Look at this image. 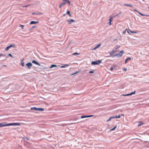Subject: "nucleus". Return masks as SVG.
<instances>
[{
  "instance_id": "7c9ffc66",
  "label": "nucleus",
  "mask_w": 149,
  "mask_h": 149,
  "mask_svg": "<svg viewBox=\"0 0 149 149\" xmlns=\"http://www.w3.org/2000/svg\"><path fill=\"white\" fill-rule=\"evenodd\" d=\"M21 65L22 66H24V63L22 62H21Z\"/></svg>"
},
{
  "instance_id": "1a4fd4ad",
  "label": "nucleus",
  "mask_w": 149,
  "mask_h": 149,
  "mask_svg": "<svg viewBox=\"0 0 149 149\" xmlns=\"http://www.w3.org/2000/svg\"><path fill=\"white\" fill-rule=\"evenodd\" d=\"M39 23L38 21H32L30 22V24H36L37 23Z\"/></svg>"
},
{
  "instance_id": "7ed1b4c3",
  "label": "nucleus",
  "mask_w": 149,
  "mask_h": 149,
  "mask_svg": "<svg viewBox=\"0 0 149 149\" xmlns=\"http://www.w3.org/2000/svg\"><path fill=\"white\" fill-rule=\"evenodd\" d=\"M31 110H35L36 111H44V109L43 108H37L36 107H32L31 108Z\"/></svg>"
},
{
  "instance_id": "a878e982",
  "label": "nucleus",
  "mask_w": 149,
  "mask_h": 149,
  "mask_svg": "<svg viewBox=\"0 0 149 149\" xmlns=\"http://www.w3.org/2000/svg\"><path fill=\"white\" fill-rule=\"evenodd\" d=\"M136 91H134V92H132L131 93H130V95H131L132 94H135Z\"/></svg>"
},
{
  "instance_id": "6ab92c4d",
  "label": "nucleus",
  "mask_w": 149,
  "mask_h": 149,
  "mask_svg": "<svg viewBox=\"0 0 149 149\" xmlns=\"http://www.w3.org/2000/svg\"><path fill=\"white\" fill-rule=\"evenodd\" d=\"M117 125H116L113 128L110 130V131H113L117 127Z\"/></svg>"
},
{
  "instance_id": "9d476101",
  "label": "nucleus",
  "mask_w": 149,
  "mask_h": 149,
  "mask_svg": "<svg viewBox=\"0 0 149 149\" xmlns=\"http://www.w3.org/2000/svg\"><path fill=\"white\" fill-rule=\"evenodd\" d=\"M101 45V44H97L96 46L93 49H95L98 48Z\"/></svg>"
},
{
  "instance_id": "4be33fe9",
  "label": "nucleus",
  "mask_w": 149,
  "mask_h": 149,
  "mask_svg": "<svg viewBox=\"0 0 149 149\" xmlns=\"http://www.w3.org/2000/svg\"><path fill=\"white\" fill-rule=\"evenodd\" d=\"M6 56V54H0V57H1V56Z\"/></svg>"
},
{
  "instance_id": "f257e3e1",
  "label": "nucleus",
  "mask_w": 149,
  "mask_h": 149,
  "mask_svg": "<svg viewBox=\"0 0 149 149\" xmlns=\"http://www.w3.org/2000/svg\"><path fill=\"white\" fill-rule=\"evenodd\" d=\"M115 52L114 51H113L111 52H110V54L111 56H118L121 57L122 56L123 54L124 53V51L123 50H122L120 51L119 53L115 55H114V53Z\"/></svg>"
},
{
  "instance_id": "ea45409f",
  "label": "nucleus",
  "mask_w": 149,
  "mask_h": 149,
  "mask_svg": "<svg viewBox=\"0 0 149 149\" xmlns=\"http://www.w3.org/2000/svg\"><path fill=\"white\" fill-rule=\"evenodd\" d=\"M113 69V68H112V67L110 68V70H111V71Z\"/></svg>"
},
{
  "instance_id": "9b49d317",
  "label": "nucleus",
  "mask_w": 149,
  "mask_h": 149,
  "mask_svg": "<svg viewBox=\"0 0 149 149\" xmlns=\"http://www.w3.org/2000/svg\"><path fill=\"white\" fill-rule=\"evenodd\" d=\"M8 126V125H7V124L4 125L3 123H0V127H5V126Z\"/></svg>"
},
{
  "instance_id": "412c9836",
  "label": "nucleus",
  "mask_w": 149,
  "mask_h": 149,
  "mask_svg": "<svg viewBox=\"0 0 149 149\" xmlns=\"http://www.w3.org/2000/svg\"><path fill=\"white\" fill-rule=\"evenodd\" d=\"M139 14L141 16H149V15H144V14H143L140 12H139Z\"/></svg>"
},
{
  "instance_id": "6e6552de",
  "label": "nucleus",
  "mask_w": 149,
  "mask_h": 149,
  "mask_svg": "<svg viewBox=\"0 0 149 149\" xmlns=\"http://www.w3.org/2000/svg\"><path fill=\"white\" fill-rule=\"evenodd\" d=\"M32 63L36 65H38L40 66V63L35 60H33L32 61Z\"/></svg>"
},
{
  "instance_id": "f03ea898",
  "label": "nucleus",
  "mask_w": 149,
  "mask_h": 149,
  "mask_svg": "<svg viewBox=\"0 0 149 149\" xmlns=\"http://www.w3.org/2000/svg\"><path fill=\"white\" fill-rule=\"evenodd\" d=\"M102 63L101 60H97L95 61H93L91 63V64L92 65H95Z\"/></svg>"
},
{
  "instance_id": "bb28decb",
  "label": "nucleus",
  "mask_w": 149,
  "mask_h": 149,
  "mask_svg": "<svg viewBox=\"0 0 149 149\" xmlns=\"http://www.w3.org/2000/svg\"><path fill=\"white\" fill-rule=\"evenodd\" d=\"M8 55L10 57H11V58H13V56L11 54H8Z\"/></svg>"
},
{
  "instance_id": "58836bf2",
  "label": "nucleus",
  "mask_w": 149,
  "mask_h": 149,
  "mask_svg": "<svg viewBox=\"0 0 149 149\" xmlns=\"http://www.w3.org/2000/svg\"><path fill=\"white\" fill-rule=\"evenodd\" d=\"M127 69L126 68H124L123 69L124 71H126L127 70Z\"/></svg>"
},
{
  "instance_id": "2eb2a0df",
  "label": "nucleus",
  "mask_w": 149,
  "mask_h": 149,
  "mask_svg": "<svg viewBox=\"0 0 149 149\" xmlns=\"http://www.w3.org/2000/svg\"><path fill=\"white\" fill-rule=\"evenodd\" d=\"M65 2L66 3V4L67 3H68L69 4V5H70V1H69L68 0H65Z\"/></svg>"
},
{
  "instance_id": "f704fd0d",
  "label": "nucleus",
  "mask_w": 149,
  "mask_h": 149,
  "mask_svg": "<svg viewBox=\"0 0 149 149\" xmlns=\"http://www.w3.org/2000/svg\"><path fill=\"white\" fill-rule=\"evenodd\" d=\"M94 72V71H91L89 72V73H92Z\"/></svg>"
},
{
  "instance_id": "f8f14e48",
  "label": "nucleus",
  "mask_w": 149,
  "mask_h": 149,
  "mask_svg": "<svg viewBox=\"0 0 149 149\" xmlns=\"http://www.w3.org/2000/svg\"><path fill=\"white\" fill-rule=\"evenodd\" d=\"M63 3H62L60 4L63 6V5H64L65 4H66V3L65 1V0H63Z\"/></svg>"
},
{
  "instance_id": "4c0bfd02",
  "label": "nucleus",
  "mask_w": 149,
  "mask_h": 149,
  "mask_svg": "<svg viewBox=\"0 0 149 149\" xmlns=\"http://www.w3.org/2000/svg\"><path fill=\"white\" fill-rule=\"evenodd\" d=\"M61 68H64L65 67V65L64 66H61L60 67Z\"/></svg>"
},
{
  "instance_id": "c85d7f7f",
  "label": "nucleus",
  "mask_w": 149,
  "mask_h": 149,
  "mask_svg": "<svg viewBox=\"0 0 149 149\" xmlns=\"http://www.w3.org/2000/svg\"><path fill=\"white\" fill-rule=\"evenodd\" d=\"M122 95H123L124 96L130 95V93H129V94H126V95L123 94Z\"/></svg>"
},
{
  "instance_id": "37998d69",
  "label": "nucleus",
  "mask_w": 149,
  "mask_h": 149,
  "mask_svg": "<svg viewBox=\"0 0 149 149\" xmlns=\"http://www.w3.org/2000/svg\"><path fill=\"white\" fill-rule=\"evenodd\" d=\"M65 66H69V65H68V64H65Z\"/></svg>"
},
{
  "instance_id": "f3484780",
  "label": "nucleus",
  "mask_w": 149,
  "mask_h": 149,
  "mask_svg": "<svg viewBox=\"0 0 149 149\" xmlns=\"http://www.w3.org/2000/svg\"><path fill=\"white\" fill-rule=\"evenodd\" d=\"M10 48V47L9 46H7V47H6L5 49V51H8Z\"/></svg>"
},
{
  "instance_id": "49530a36",
  "label": "nucleus",
  "mask_w": 149,
  "mask_h": 149,
  "mask_svg": "<svg viewBox=\"0 0 149 149\" xmlns=\"http://www.w3.org/2000/svg\"><path fill=\"white\" fill-rule=\"evenodd\" d=\"M93 116V115H90V117H92V116Z\"/></svg>"
},
{
  "instance_id": "72a5a7b5",
  "label": "nucleus",
  "mask_w": 149,
  "mask_h": 149,
  "mask_svg": "<svg viewBox=\"0 0 149 149\" xmlns=\"http://www.w3.org/2000/svg\"><path fill=\"white\" fill-rule=\"evenodd\" d=\"M20 26L21 27L22 29H23L24 27V26L23 25H21Z\"/></svg>"
},
{
  "instance_id": "a18cd8bd",
  "label": "nucleus",
  "mask_w": 149,
  "mask_h": 149,
  "mask_svg": "<svg viewBox=\"0 0 149 149\" xmlns=\"http://www.w3.org/2000/svg\"><path fill=\"white\" fill-rule=\"evenodd\" d=\"M36 14V13H32V14L33 15H34V14Z\"/></svg>"
},
{
  "instance_id": "a19ab883",
  "label": "nucleus",
  "mask_w": 149,
  "mask_h": 149,
  "mask_svg": "<svg viewBox=\"0 0 149 149\" xmlns=\"http://www.w3.org/2000/svg\"><path fill=\"white\" fill-rule=\"evenodd\" d=\"M62 6L60 4V5L59 6V8H60Z\"/></svg>"
},
{
  "instance_id": "0eeeda50",
  "label": "nucleus",
  "mask_w": 149,
  "mask_h": 149,
  "mask_svg": "<svg viewBox=\"0 0 149 149\" xmlns=\"http://www.w3.org/2000/svg\"><path fill=\"white\" fill-rule=\"evenodd\" d=\"M26 65L27 66L28 68L30 69L31 68V67L32 66V64L31 62H28L26 63Z\"/></svg>"
},
{
  "instance_id": "20e7f679",
  "label": "nucleus",
  "mask_w": 149,
  "mask_h": 149,
  "mask_svg": "<svg viewBox=\"0 0 149 149\" xmlns=\"http://www.w3.org/2000/svg\"><path fill=\"white\" fill-rule=\"evenodd\" d=\"M21 124L20 123H10L7 124V125L8 126H12V125H20Z\"/></svg>"
},
{
  "instance_id": "473e14b6",
  "label": "nucleus",
  "mask_w": 149,
  "mask_h": 149,
  "mask_svg": "<svg viewBox=\"0 0 149 149\" xmlns=\"http://www.w3.org/2000/svg\"><path fill=\"white\" fill-rule=\"evenodd\" d=\"M42 13H40V12H39V13H38L36 14L38 15H42Z\"/></svg>"
},
{
  "instance_id": "e433bc0d",
  "label": "nucleus",
  "mask_w": 149,
  "mask_h": 149,
  "mask_svg": "<svg viewBox=\"0 0 149 149\" xmlns=\"http://www.w3.org/2000/svg\"><path fill=\"white\" fill-rule=\"evenodd\" d=\"M36 27V26H33L32 27V28L30 29H33Z\"/></svg>"
},
{
  "instance_id": "c756f323",
  "label": "nucleus",
  "mask_w": 149,
  "mask_h": 149,
  "mask_svg": "<svg viewBox=\"0 0 149 149\" xmlns=\"http://www.w3.org/2000/svg\"><path fill=\"white\" fill-rule=\"evenodd\" d=\"M130 31L132 33H137V31Z\"/></svg>"
},
{
  "instance_id": "3c124183",
  "label": "nucleus",
  "mask_w": 149,
  "mask_h": 149,
  "mask_svg": "<svg viewBox=\"0 0 149 149\" xmlns=\"http://www.w3.org/2000/svg\"><path fill=\"white\" fill-rule=\"evenodd\" d=\"M1 116L0 115V116Z\"/></svg>"
},
{
  "instance_id": "aec40b11",
  "label": "nucleus",
  "mask_w": 149,
  "mask_h": 149,
  "mask_svg": "<svg viewBox=\"0 0 149 149\" xmlns=\"http://www.w3.org/2000/svg\"><path fill=\"white\" fill-rule=\"evenodd\" d=\"M124 6L131 7H132V6L131 5L128 4H124Z\"/></svg>"
},
{
  "instance_id": "39448f33",
  "label": "nucleus",
  "mask_w": 149,
  "mask_h": 149,
  "mask_svg": "<svg viewBox=\"0 0 149 149\" xmlns=\"http://www.w3.org/2000/svg\"><path fill=\"white\" fill-rule=\"evenodd\" d=\"M67 21L68 23L69 24H71L72 23L75 22L76 21L75 20L71 19L70 20H67Z\"/></svg>"
},
{
  "instance_id": "4468645a",
  "label": "nucleus",
  "mask_w": 149,
  "mask_h": 149,
  "mask_svg": "<svg viewBox=\"0 0 149 149\" xmlns=\"http://www.w3.org/2000/svg\"><path fill=\"white\" fill-rule=\"evenodd\" d=\"M131 60V58H130L129 57V58H127L125 60V63L126 64L127 63L128 60Z\"/></svg>"
},
{
  "instance_id": "ddd939ff",
  "label": "nucleus",
  "mask_w": 149,
  "mask_h": 149,
  "mask_svg": "<svg viewBox=\"0 0 149 149\" xmlns=\"http://www.w3.org/2000/svg\"><path fill=\"white\" fill-rule=\"evenodd\" d=\"M57 66L55 65L52 64L51 65V66L50 67V68H51L54 67H57Z\"/></svg>"
},
{
  "instance_id": "c03bdc74",
  "label": "nucleus",
  "mask_w": 149,
  "mask_h": 149,
  "mask_svg": "<svg viewBox=\"0 0 149 149\" xmlns=\"http://www.w3.org/2000/svg\"><path fill=\"white\" fill-rule=\"evenodd\" d=\"M25 139H26L27 140H29V139L28 138H27V137Z\"/></svg>"
},
{
  "instance_id": "dca6fc26",
  "label": "nucleus",
  "mask_w": 149,
  "mask_h": 149,
  "mask_svg": "<svg viewBox=\"0 0 149 149\" xmlns=\"http://www.w3.org/2000/svg\"><path fill=\"white\" fill-rule=\"evenodd\" d=\"M66 13L68 15H69L70 16H71V15L70 14V12L69 11H67L66 12Z\"/></svg>"
},
{
  "instance_id": "a211bd4d",
  "label": "nucleus",
  "mask_w": 149,
  "mask_h": 149,
  "mask_svg": "<svg viewBox=\"0 0 149 149\" xmlns=\"http://www.w3.org/2000/svg\"><path fill=\"white\" fill-rule=\"evenodd\" d=\"M112 17H111L109 19V25H111V22L112 21Z\"/></svg>"
},
{
  "instance_id": "5701e85b",
  "label": "nucleus",
  "mask_w": 149,
  "mask_h": 149,
  "mask_svg": "<svg viewBox=\"0 0 149 149\" xmlns=\"http://www.w3.org/2000/svg\"><path fill=\"white\" fill-rule=\"evenodd\" d=\"M79 53L77 52H75L72 54V55H79Z\"/></svg>"
},
{
  "instance_id": "cd10ccee",
  "label": "nucleus",
  "mask_w": 149,
  "mask_h": 149,
  "mask_svg": "<svg viewBox=\"0 0 149 149\" xmlns=\"http://www.w3.org/2000/svg\"><path fill=\"white\" fill-rule=\"evenodd\" d=\"M87 118L86 116H81V118Z\"/></svg>"
},
{
  "instance_id": "79ce46f5",
  "label": "nucleus",
  "mask_w": 149,
  "mask_h": 149,
  "mask_svg": "<svg viewBox=\"0 0 149 149\" xmlns=\"http://www.w3.org/2000/svg\"><path fill=\"white\" fill-rule=\"evenodd\" d=\"M86 116H87V118L90 117V115Z\"/></svg>"
},
{
  "instance_id": "c9c22d12",
  "label": "nucleus",
  "mask_w": 149,
  "mask_h": 149,
  "mask_svg": "<svg viewBox=\"0 0 149 149\" xmlns=\"http://www.w3.org/2000/svg\"><path fill=\"white\" fill-rule=\"evenodd\" d=\"M29 6V5H26L25 6H23V7H27L28 6Z\"/></svg>"
},
{
  "instance_id": "393cba45",
  "label": "nucleus",
  "mask_w": 149,
  "mask_h": 149,
  "mask_svg": "<svg viewBox=\"0 0 149 149\" xmlns=\"http://www.w3.org/2000/svg\"><path fill=\"white\" fill-rule=\"evenodd\" d=\"M80 71H77L76 72H75V73H73V74H71V75H74V74H76L77 73H79V72H80Z\"/></svg>"
},
{
  "instance_id": "b1692460",
  "label": "nucleus",
  "mask_w": 149,
  "mask_h": 149,
  "mask_svg": "<svg viewBox=\"0 0 149 149\" xmlns=\"http://www.w3.org/2000/svg\"><path fill=\"white\" fill-rule=\"evenodd\" d=\"M9 46L10 47V48L12 47H15V45H10Z\"/></svg>"
},
{
  "instance_id": "8fccbe9b",
  "label": "nucleus",
  "mask_w": 149,
  "mask_h": 149,
  "mask_svg": "<svg viewBox=\"0 0 149 149\" xmlns=\"http://www.w3.org/2000/svg\"><path fill=\"white\" fill-rule=\"evenodd\" d=\"M148 8L149 9V7H148Z\"/></svg>"
},
{
  "instance_id": "423d86ee",
  "label": "nucleus",
  "mask_w": 149,
  "mask_h": 149,
  "mask_svg": "<svg viewBox=\"0 0 149 149\" xmlns=\"http://www.w3.org/2000/svg\"><path fill=\"white\" fill-rule=\"evenodd\" d=\"M120 117V115H119L118 116H115L114 117H110L109 119L107 120V121H109L111 120V119L114 118H119Z\"/></svg>"
},
{
  "instance_id": "2f4dec72",
  "label": "nucleus",
  "mask_w": 149,
  "mask_h": 149,
  "mask_svg": "<svg viewBox=\"0 0 149 149\" xmlns=\"http://www.w3.org/2000/svg\"><path fill=\"white\" fill-rule=\"evenodd\" d=\"M139 123L140 124L138 125V126H140L141 125L143 124H142V122H139Z\"/></svg>"
},
{
  "instance_id": "09e8293b",
  "label": "nucleus",
  "mask_w": 149,
  "mask_h": 149,
  "mask_svg": "<svg viewBox=\"0 0 149 149\" xmlns=\"http://www.w3.org/2000/svg\"><path fill=\"white\" fill-rule=\"evenodd\" d=\"M121 12H121H121H120V13H121Z\"/></svg>"
},
{
  "instance_id": "de8ad7c7",
  "label": "nucleus",
  "mask_w": 149,
  "mask_h": 149,
  "mask_svg": "<svg viewBox=\"0 0 149 149\" xmlns=\"http://www.w3.org/2000/svg\"><path fill=\"white\" fill-rule=\"evenodd\" d=\"M65 14H64L63 15V16H65Z\"/></svg>"
}]
</instances>
